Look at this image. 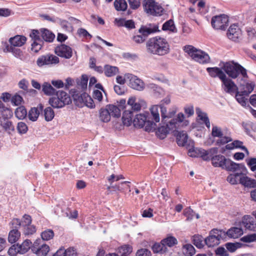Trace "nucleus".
<instances>
[{"label": "nucleus", "mask_w": 256, "mask_h": 256, "mask_svg": "<svg viewBox=\"0 0 256 256\" xmlns=\"http://www.w3.org/2000/svg\"><path fill=\"white\" fill-rule=\"evenodd\" d=\"M170 132V131L166 126H162L158 128L156 132V135L160 139L162 140L164 139L166 136V134Z\"/></svg>", "instance_id": "52"}, {"label": "nucleus", "mask_w": 256, "mask_h": 256, "mask_svg": "<svg viewBox=\"0 0 256 256\" xmlns=\"http://www.w3.org/2000/svg\"><path fill=\"white\" fill-rule=\"evenodd\" d=\"M144 12L150 15L160 16L163 8L154 0H144L142 4Z\"/></svg>", "instance_id": "7"}, {"label": "nucleus", "mask_w": 256, "mask_h": 256, "mask_svg": "<svg viewBox=\"0 0 256 256\" xmlns=\"http://www.w3.org/2000/svg\"><path fill=\"white\" fill-rule=\"evenodd\" d=\"M146 50L150 54L164 56L170 52V46L168 40L160 36L150 38L146 44Z\"/></svg>", "instance_id": "1"}, {"label": "nucleus", "mask_w": 256, "mask_h": 256, "mask_svg": "<svg viewBox=\"0 0 256 256\" xmlns=\"http://www.w3.org/2000/svg\"><path fill=\"white\" fill-rule=\"evenodd\" d=\"M193 243L198 248H200L204 246L202 238L200 236H193Z\"/></svg>", "instance_id": "60"}, {"label": "nucleus", "mask_w": 256, "mask_h": 256, "mask_svg": "<svg viewBox=\"0 0 256 256\" xmlns=\"http://www.w3.org/2000/svg\"><path fill=\"white\" fill-rule=\"evenodd\" d=\"M241 240L244 242H252L256 241V234H248L241 238Z\"/></svg>", "instance_id": "61"}, {"label": "nucleus", "mask_w": 256, "mask_h": 256, "mask_svg": "<svg viewBox=\"0 0 256 256\" xmlns=\"http://www.w3.org/2000/svg\"><path fill=\"white\" fill-rule=\"evenodd\" d=\"M152 249L155 253L164 254L167 252L168 248L162 244V240L160 243H156L152 246Z\"/></svg>", "instance_id": "43"}, {"label": "nucleus", "mask_w": 256, "mask_h": 256, "mask_svg": "<svg viewBox=\"0 0 256 256\" xmlns=\"http://www.w3.org/2000/svg\"><path fill=\"white\" fill-rule=\"evenodd\" d=\"M47 60L48 64H57L59 62V58L58 56L51 54H46Z\"/></svg>", "instance_id": "59"}, {"label": "nucleus", "mask_w": 256, "mask_h": 256, "mask_svg": "<svg viewBox=\"0 0 256 256\" xmlns=\"http://www.w3.org/2000/svg\"><path fill=\"white\" fill-rule=\"evenodd\" d=\"M42 90L44 94L47 96L53 95L56 92V90L50 83L47 82H44L43 84Z\"/></svg>", "instance_id": "37"}, {"label": "nucleus", "mask_w": 256, "mask_h": 256, "mask_svg": "<svg viewBox=\"0 0 256 256\" xmlns=\"http://www.w3.org/2000/svg\"><path fill=\"white\" fill-rule=\"evenodd\" d=\"M32 246V242L28 239L24 240L22 244L12 245L8 250L10 256H16L17 254H24L28 252Z\"/></svg>", "instance_id": "5"}, {"label": "nucleus", "mask_w": 256, "mask_h": 256, "mask_svg": "<svg viewBox=\"0 0 256 256\" xmlns=\"http://www.w3.org/2000/svg\"><path fill=\"white\" fill-rule=\"evenodd\" d=\"M222 68L228 78L236 79L240 75L243 78H248L247 70L242 66L234 60L222 62Z\"/></svg>", "instance_id": "2"}, {"label": "nucleus", "mask_w": 256, "mask_h": 256, "mask_svg": "<svg viewBox=\"0 0 256 256\" xmlns=\"http://www.w3.org/2000/svg\"><path fill=\"white\" fill-rule=\"evenodd\" d=\"M54 52L58 56L69 59L72 55V49L70 47L65 44H60L56 46Z\"/></svg>", "instance_id": "16"}, {"label": "nucleus", "mask_w": 256, "mask_h": 256, "mask_svg": "<svg viewBox=\"0 0 256 256\" xmlns=\"http://www.w3.org/2000/svg\"><path fill=\"white\" fill-rule=\"evenodd\" d=\"M239 183L245 187L249 188H256V180L242 174L240 177Z\"/></svg>", "instance_id": "21"}, {"label": "nucleus", "mask_w": 256, "mask_h": 256, "mask_svg": "<svg viewBox=\"0 0 256 256\" xmlns=\"http://www.w3.org/2000/svg\"><path fill=\"white\" fill-rule=\"evenodd\" d=\"M11 230H18L22 226L20 220L18 218H13L10 223Z\"/></svg>", "instance_id": "57"}, {"label": "nucleus", "mask_w": 256, "mask_h": 256, "mask_svg": "<svg viewBox=\"0 0 256 256\" xmlns=\"http://www.w3.org/2000/svg\"><path fill=\"white\" fill-rule=\"evenodd\" d=\"M20 237V232L18 230H11L8 234V241L11 244L16 242Z\"/></svg>", "instance_id": "33"}, {"label": "nucleus", "mask_w": 256, "mask_h": 256, "mask_svg": "<svg viewBox=\"0 0 256 256\" xmlns=\"http://www.w3.org/2000/svg\"><path fill=\"white\" fill-rule=\"evenodd\" d=\"M184 214L186 217V220L190 221L194 218V212L190 208H187L184 210Z\"/></svg>", "instance_id": "62"}, {"label": "nucleus", "mask_w": 256, "mask_h": 256, "mask_svg": "<svg viewBox=\"0 0 256 256\" xmlns=\"http://www.w3.org/2000/svg\"><path fill=\"white\" fill-rule=\"evenodd\" d=\"M88 78L86 75H82L80 80H77V84L78 88L82 90H84L87 88Z\"/></svg>", "instance_id": "54"}, {"label": "nucleus", "mask_w": 256, "mask_h": 256, "mask_svg": "<svg viewBox=\"0 0 256 256\" xmlns=\"http://www.w3.org/2000/svg\"><path fill=\"white\" fill-rule=\"evenodd\" d=\"M246 96L242 92L236 91V98L238 102L242 106H244L246 104L247 99L246 98Z\"/></svg>", "instance_id": "49"}, {"label": "nucleus", "mask_w": 256, "mask_h": 256, "mask_svg": "<svg viewBox=\"0 0 256 256\" xmlns=\"http://www.w3.org/2000/svg\"><path fill=\"white\" fill-rule=\"evenodd\" d=\"M226 34L228 38L234 42H238L242 35L241 30L235 24L230 26Z\"/></svg>", "instance_id": "15"}, {"label": "nucleus", "mask_w": 256, "mask_h": 256, "mask_svg": "<svg viewBox=\"0 0 256 256\" xmlns=\"http://www.w3.org/2000/svg\"><path fill=\"white\" fill-rule=\"evenodd\" d=\"M110 114L106 107V108H101L99 111V118L100 121L108 122L110 120Z\"/></svg>", "instance_id": "35"}, {"label": "nucleus", "mask_w": 256, "mask_h": 256, "mask_svg": "<svg viewBox=\"0 0 256 256\" xmlns=\"http://www.w3.org/2000/svg\"><path fill=\"white\" fill-rule=\"evenodd\" d=\"M162 29L164 30H170L172 32H177L174 22L172 20L164 22L162 26Z\"/></svg>", "instance_id": "42"}, {"label": "nucleus", "mask_w": 256, "mask_h": 256, "mask_svg": "<svg viewBox=\"0 0 256 256\" xmlns=\"http://www.w3.org/2000/svg\"><path fill=\"white\" fill-rule=\"evenodd\" d=\"M23 228L24 234L26 236L32 234L36 232V227L31 224H28L24 226Z\"/></svg>", "instance_id": "55"}, {"label": "nucleus", "mask_w": 256, "mask_h": 256, "mask_svg": "<svg viewBox=\"0 0 256 256\" xmlns=\"http://www.w3.org/2000/svg\"><path fill=\"white\" fill-rule=\"evenodd\" d=\"M108 109L110 116L118 118L120 116V111L119 108L113 104H109L106 106Z\"/></svg>", "instance_id": "41"}, {"label": "nucleus", "mask_w": 256, "mask_h": 256, "mask_svg": "<svg viewBox=\"0 0 256 256\" xmlns=\"http://www.w3.org/2000/svg\"><path fill=\"white\" fill-rule=\"evenodd\" d=\"M182 251L184 256H192L196 253L195 248L191 244H184Z\"/></svg>", "instance_id": "31"}, {"label": "nucleus", "mask_w": 256, "mask_h": 256, "mask_svg": "<svg viewBox=\"0 0 256 256\" xmlns=\"http://www.w3.org/2000/svg\"><path fill=\"white\" fill-rule=\"evenodd\" d=\"M0 124L2 128L8 132H13L14 130V126L12 122L4 118H0Z\"/></svg>", "instance_id": "34"}, {"label": "nucleus", "mask_w": 256, "mask_h": 256, "mask_svg": "<svg viewBox=\"0 0 256 256\" xmlns=\"http://www.w3.org/2000/svg\"><path fill=\"white\" fill-rule=\"evenodd\" d=\"M221 81L222 82V88L226 92L233 94L238 90V86L234 82L226 76Z\"/></svg>", "instance_id": "14"}, {"label": "nucleus", "mask_w": 256, "mask_h": 256, "mask_svg": "<svg viewBox=\"0 0 256 256\" xmlns=\"http://www.w3.org/2000/svg\"><path fill=\"white\" fill-rule=\"evenodd\" d=\"M127 106H130V110H133L134 111H138L141 108V106L140 104L138 102H136V98L131 97L129 98Z\"/></svg>", "instance_id": "38"}, {"label": "nucleus", "mask_w": 256, "mask_h": 256, "mask_svg": "<svg viewBox=\"0 0 256 256\" xmlns=\"http://www.w3.org/2000/svg\"><path fill=\"white\" fill-rule=\"evenodd\" d=\"M16 130L20 134H24L27 132L28 127L26 123L20 122L18 123Z\"/></svg>", "instance_id": "56"}, {"label": "nucleus", "mask_w": 256, "mask_h": 256, "mask_svg": "<svg viewBox=\"0 0 256 256\" xmlns=\"http://www.w3.org/2000/svg\"><path fill=\"white\" fill-rule=\"evenodd\" d=\"M41 238L44 240H49L54 236V232L52 230L48 229L41 233Z\"/></svg>", "instance_id": "47"}, {"label": "nucleus", "mask_w": 256, "mask_h": 256, "mask_svg": "<svg viewBox=\"0 0 256 256\" xmlns=\"http://www.w3.org/2000/svg\"><path fill=\"white\" fill-rule=\"evenodd\" d=\"M42 109V105H40V110L36 108H32L28 113L29 119L32 121H36L38 119Z\"/></svg>", "instance_id": "40"}, {"label": "nucleus", "mask_w": 256, "mask_h": 256, "mask_svg": "<svg viewBox=\"0 0 256 256\" xmlns=\"http://www.w3.org/2000/svg\"><path fill=\"white\" fill-rule=\"evenodd\" d=\"M174 135L176 137L177 144L179 146H184L188 140V136L184 131H176Z\"/></svg>", "instance_id": "25"}, {"label": "nucleus", "mask_w": 256, "mask_h": 256, "mask_svg": "<svg viewBox=\"0 0 256 256\" xmlns=\"http://www.w3.org/2000/svg\"><path fill=\"white\" fill-rule=\"evenodd\" d=\"M240 164H236L230 159H226L224 169L228 171L236 172L240 168Z\"/></svg>", "instance_id": "32"}, {"label": "nucleus", "mask_w": 256, "mask_h": 256, "mask_svg": "<svg viewBox=\"0 0 256 256\" xmlns=\"http://www.w3.org/2000/svg\"><path fill=\"white\" fill-rule=\"evenodd\" d=\"M243 142L240 140H234L232 142L228 144L226 146V150H232L235 148H240L242 150L246 151L247 154H248V149L242 146Z\"/></svg>", "instance_id": "27"}, {"label": "nucleus", "mask_w": 256, "mask_h": 256, "mask_svg": "<svg viewBox=\"0 0 256 256\" xmlns=\"http://www.w3.org/2000/svg\"><path fill=\"white\" fill-rule=\"evenodd\" d=\"M212 135L213 137L220 138L216 142V144L218 146L222 145L232 140V139L230 137L224 136L222 128L217 126H214L212 127Z\"/></svg>", "instance_id": "12"}, {"label": "nucleus", "mask_w": 256, "mask_h": 256, "mask_svg": "<svg viewBox=\"0 0 256 256\" xmlns=\"http://www.w3.org/2000/svg\"><path fill=\"white\" fill-rule=\"evenodd\" d=\"M84 102L86 106L90 108H93L95 107V104L93 100L88 95L84 96Z\"/></svg>", "instance_id": "58"}, {"label": "nucleus", "mask_w": 256, "mask_h": 256, "mask_svg": "<svg viewBox=\"0 0 256 256\" xmlns=\"http://www.w3.org/2000/svg\"><path fill=\"white\" fill-rule=\"evenodd\" d=\"M14 112L16 116L20 120L25 118L27 114V111L23 106L18 108Z\"/></svg>", "instance_id": "46"}, {"label": "nucleus", "mask_w": 256, "mask_h": 256, "mask_svg": "<svg viewBox=\"0 0 256 256\" xmlns=\"http://www.w3.org/2000/svg\"><path fill=\"white\" fill-rule=\"evenodd\" d=\"M158 31H159L158 26L156 24L148 28L146 26L141 27L138 30V32L141 34L133 36L132 40L136 44L142 43L150 34Z\"/></svg>", "instance_id": "6"}, {"label": "nucleus", "mask_w": 256, "mask_h": 256, "mask_svg": "<svg viewBox=\"0 0 256 256\" xmlns=\"http://www.w3.org/2000/svg\"><path fill=\"white\" fill-rule=\"evenodd\" d=\"M159 109H160L161 112V116L162 118H171L176 112V110H174L166 114V108L162 104H160V106L156 105L154 106L151 108L150 112L152 116V119L156 122H159L160 120Z\"/></svg>", "instance_id": "8"}, {"label": "nucleus", "mask_w": 256, "mask_h": 256, "mask_svg": "<svg viewBox=\"0 0 256 256\" xmlns=\"http://www.w3.org/2000/svg\"><path fill=\"white\" fill-rule=\"evenodd\" d=\"M241 92L244 95L248 96L254 90L255 84L254 82H246L241 86Z\"/></svg>", "instance_id": "30"}, {"label": "nucleus", "mask_w": 256, "mask_h": 256, "mask_svg": "<svg viewBox=\"0 0 256 256\" xmlns=\"http://www.w3.org/2000/svg\"><path fill=\"white\" fill-rule=\"evenodd\" d=\"M14 46H10L7 45L5 48L4 50V52H12L16 56H20L21 55L22 52L20 49L14 48Z\"/></svg>", "instance_id": "53"}, {"label": "nucleus", "mask_w": 256, "mask_h": 256, "mask_svg": "<svg viewBox=\"0 0 256 256\" xmlns=\"http://www.w3.org/2000/svg\"><path fill=\"white\" fill-rule=\"evenodd\" d=\"M126 78L129 82V86L133 89L142 90L144 88V84L142 80L132 74H126Z\"/></svg>", "instance_id": "13"}, {"label": "nucleus", "mask_w": 256, "mask_h": 256, "mask_svg": "<svg viewBox=\"0 0 256 256\" xmlns=\"http://www.w3.org/2000/svg\"><path fill=\"white\" fill-rule=\"evenodd\" d=\"M184 118V116L182 113H179L176 118H173L168 122V124H166V126L169 130L174 132L176 130L180 128Z\"/></svg>", "instance_id": "17"}, {"label": "nucleus", "mask_w": 256, "mask_h": 256, "mask_svg": "<svg viewBox=\"0 0 256 256\" xmlns=\"http://www.w3.org/2000/svg\"><path fill=\"white\" fill-rule=\"evenodd\" d=\"M243 230L240 228L234 227L230 228L226 232V234L231 238H236L242 235Z\"/></svg>", "instance_id": "29"}, {"label": "nucleus", "mask_w": 256, "mask_h": 256, "mask_svg": "<svg viewBox=\"0 0 256 256\" xmlns=\"http://www.w3.org/2000/svg\"><path fill=\"white\" fill-rule=\"evenodd\" d=\"M40 32L42 39L46 42H52L55 38V35L47 29L42 28Z\"/></svg>", "instance_id": "26"}, {"label": "nucleus", "mask_w": 256, "mask_h": 256, "mask_svg": "<svg viewBox=\"0 0 256 256\" xmlns=\"http://www.w3.org/2000/svg\"><path fill=\"white\" fill-rule=\"evenodd\" d=\"M242 175V172L230 174L227 177V180L232 184H236L238 182V178L240 177Z\"/></svg>", "instance_id": "50"}, {"label": "nucleus", "mask_w": 256, "mask_h": 256, "mask_svg": "<svg viewBox=\"0 0 256 256\" xmlns=\"http://www.w3.org/2000/svg\"><path fill=\"white\" fill-rule=\"evenodd\" d=\"M196 111L198 117L200 118V120H202L205 124L207 128H210V124L207 114L206 113L203 112L198 108H196Z\"/></svg>", "instance_id": "36"}, {"label": "nucleus", "mask_w": 256, "mask_h": 256, "mask_svg": "<svg viewBox=\"0 0 256 256\" xmlns=\"http://www.w3.org/2000/svg\"><path fill=\"white\" fill-rule=\"evenodd\" d=\"M26 38L25 36L17 35L9 40L10 46L20 47L22 46L26 42Z\"/></svg>", "instance_id": "23"}, {"label": "nucleus", "mask_w": 256, "mask_h": 256, "mask_svg": "<svg viewBox=\"0 0 256 256\" xmlns=\"http://www.w3.org/2000/svg\"><path fill=\"white\" fill-rule=\"evenodd\" d=\"M50 250L49 246L42 243L40 240H36L32 247V252L37 256H46Z\"/></svg>", "instance_id": "9"}, {"label": "nucleus", "mask_w": 256, "mask_h": 256, "mask_svg": "<svg viewBox=\"0 0 256 256\" xmlns=\"http://www.w3.org/2000/svg\"><path fill=\"white\" fill-rule=\"evenodd\" d=\"M104 70L106 76L108 77L115 76L118 72V69L117 67L110 65H106Z\"/></svg>", "instance_id": "39"}, {"label": "nucleus", "mask_w": 256, "mask_h": 256, "mask_svg": "<svg viewBox=\"0 0 256 256\" xmlns=\"http://www.w3.org/2000/svg\"><path fill=\"white\" fill-rule=\"evenodd\" d=\"M30 36L34 41L41 42L42 41L40 38V33L38 30H33L30 34Z\"/></svg>", "instance_id": "63"}, {"label": "nucleus", "mask_w": 256, "mask_h": 256, "mask_svg": "<svg viewBox=\"0 0 256 256\" xmlns=\"http://www.w3.org/2000/svg\"><path fill=\"white\" fill-rule=\"evenodd\" d=\"M242 224L246 230L256 232V222L254 218L249 215H245L242 218Z\"/></svg>", "instance_id": "19"}, {"label": "nucleus", "mask_w": 256, "mask_h": 256, "mask_svg": "<svg viewBox=\"0 0 256 256\" xmlns=\"http://www.w3.org/2000/svg\"><path fill=\"white\" fill-rule=\"evenodd\" d=\"M188 154L190 156L192 157H201L204 160H209L210 156L208 150H206L202 148H195L193 150H190Z\"/></svg>", "instance_id": "20"}, {"label": "nucleus", "mask_w": 256, "mask_h": 256, "mask_svg": "<svg viewBox=\"0 0 256 256\" xmlns=\"http://www.w3.org/2000/svg\"><path fill=\"white\" fill-rule=\"evenodd\" d=\"M132 252V248L128 245H124L118 248L120 256H125L129 254Z\"/></svg>", "instance_id": "51"}, {"label": "nucleus", "mask_w": 256, "mask_h": 256, "mask_svg": "<svg viewBox=\"0 0 256 256\" xmlns=\"http://www.w3.org/2000/svg\"><path fill=\"white\" fill-rule=\"evenodd\" d=\"M44 116L46 121L52 120L54 116V112L50 107L46 108L44 110Z\"/></svg>", "instance_id": "48"}, {"label": "nucleus", "mask_w": 256, "mask_h": 256, "mask_svg": "<svg viewBox=\"0 0 256 256\" xmlns=\"http://www.w3.org/2000/svg\"><path fill=\"white\" fill-rule=\"evenodd\" d=\"M212 232L214 234H210L205 239V243L208 247H214L220 243V240L225 236L224 232L218 230H213Z\"/></svg>", "instance_id": "11"}, {"label": "nucleus", "mask_w": 256, "mask_h": 256, "mask_svg": "<svg viewBox=\"0 0 256 256\" xmlns=\"http://www.w3.org/2000/svg\"><path fill=\"white\" fill-rule=\"evenodd\" d=\"M246 163L252 172L256 170V158H253L247 160Z\"/></svg>", "instance_id": "64"}, {"label": "nucleus", "mask_w": 256, "mask_h": 256, "mask_svg": "<svg viewBox=\"0 0 256 256\" xmlns=\"http://www.w3.org/2000/svg\"><path fill=\"white\" fill-rule=\"evenodd\" d=\"M184 50L193 60L200 64H207L210 62V58L206 52L192 46H185Z\"/></svg>", "instance_id": "3"}, {"label": "nucleus", "mask_w": 256, "mask_h": 256, "mask_svg": "<svg viewBox=\"0 0 256 256\" xmlns=\"http://www.w3.org/2000/svg\"><path fill=\"white\" fill-rule=\"evenodd\" d=\"M227 158L221 154L216 155L211 158L212 164L214 167H220L224 168V164Z\"/></svg>", "instance_id": "22"}, {"label": "nucleus", "mask_w": 256, "mask_h": 256, "mask_svg": "<svg viewBox=\"0 0 256 256\" xmlns=\"http://www.w3.org/2000/svg\"><path fill=\"white\" fill-rule=\"evenodd\" d=\"M114 6L117 10L124 11L128 7L127 3L125 0H115Z\"/></svg>", "instance_id": "45"}, {"label": "nucleus", "mask_w": 256, "mask_h": 256, "mask_svg": "<svg viewBox=\"0 0 256 256\" xmlns=\"http://www.w3.org/2000/svg\"><path fill=\"white\" fill-rule=\"evenodd\" d=\"M146 122V116L144 114H138L135 116L132 120V123L134 127L142 128Z\"/></svg>", "instance_id": "24"}, {"label": "nucleus", "mask_w": 256, "mask_h": 256, "mask_svg": "<svg viewBox=\"0 0 256 256\" xmlns=\"http://www.w3.org/2000/svg\"><path fill=\"white\" fill-rule=\"evenodd\" d=\"M132 112L130 110H125L122 117V122L124 125L128 126L132 122Z\"/></svg>", "instance_id": "28"}, {"label": "nucleus", "mask_w": 256, "mask_h": 256, "mask_svg": "<svg viewBox=\"0 0 256 256\" xmlns=\"http://www.w3.org/2000/svg\"><path fill=\"white\" fill-rule=\"evenodd\" d=\"M220 66H222L221 63ZM206 70L210 77L213 78H218L220 80L226 76L222 68L208 67L206 68Z\"/></svg>", "instance_id": "18"}, {"label": "nucleus", "mask_w": 256, "mask_h": 256, "mask_svg": "<svg viewBox=\"0 0 256 256\" xmlns=\"http://www.w3.org/2000/svg\"><path fill=\"white\" fill-rule=\"evenodd\" d=\"M228 19L226 16L220 14L213 16L211 24L212 26L216 30H225L228 26Z\"/></svg>", "instance_id": "10"}, {"label": "nucleus", "mask_w": 256, "mask_h": 256, "mask_svg": "<svg viewBox=\"0 0 256 256\" xmlns=\"http://www.w3.org/2000/svg\"><path fill=\"white\" fill-rule=\"evenodd\" d=\"M50 104L54 108H60L71 102L69 95L64 91H58L56 95L50 98L48 100Z\"/></svg>", "instance_id": "4"}, {"label": "nucleus", "mask_w": 256, "mask_h": 256, "mask_svg": "<svg viewBox=\"0 0 256 256\" xmlns=\"http://www.w3.org/2000/svg\"><path fill=\"white\" fill-rule=\"evenodd\" d=\"M162 244L166 247H172L178 244L176 238L172 236H169L162 240Z\"/></svg>", "instance_id": "44"}]
</instances>
